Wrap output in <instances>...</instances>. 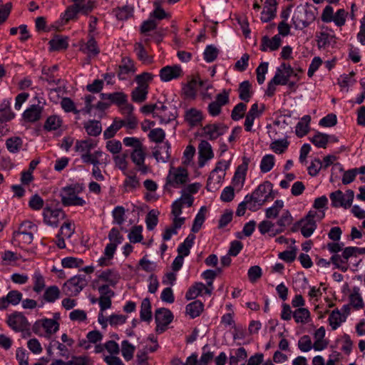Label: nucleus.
Here are the masks:
<instances>
[{"mask_svg":"<svg viewBox=\"0 0 365 365\" xmlns=\"http://www.w3.org/2000/svg\"><path fill=\"white\" fill-rule=\"evenodd\" d=\"M317 9L312 4L299 5L294 11L292 22L295 29L308 27L316 19Z\"/></svg>","mask_w":365,"mask_h":365,"instance_id":"1","label":"nucleus"},{"mask_svg":"<svg viewBox=\"0 0 365 365\" xmlns=\"http://www.w3.org/2000/svg\"><path fill=\"white\" fill-rule=\"evenodd\" d=\"M83 190V185L73 184L61 188L60 197L63 205L83 206L86 204L85 200L78 196Z\"/></svg>","mask_w":365,"mask_h":365,"instance_id":"2","label":"nucleus"},{"mask_svg":"<svg viewBox=\"0 0 365 365\" xmlns=\"http://www.w3.org/2000/svg\"><path fill=\"white\" fill-rule=\"evenodd\" d=\"M360 255H365V248L357 247H347L344 248L341 255H334L331 257V262L335 267L345 272L349 269V259L357 257Z\"/></svg>","mask_w":365,"mask_h":365,"instance_id":"3","label":"nucleus"},{"mask_svg":"<svg viewBox=\"0 0 365 365\" xmlns=\"http://www.w3.org/2000/svg\"><path fill=\"white\" fill-rule=\"evenodd\" d=\"M333 207H343L348 209L351 207L354 197V192L352 190H347L345 193H343L340 190L332 192L329 195Z\"/></svg>","mask_w":365,"mask_h":365,"instance_id":"4","label":"nucleus"},{"mask_svg":"<svg viewBox=\"0 0 365 365\" xmlns=\"http://www.w3.org/2000/svg\"><path fill=\"white\" fill-rule=\"evenodd\" d=\"M272 187L273 185L270 182L265 181L260 184L252 195H250V199L255 205L259 203V205H262L269 199L272 200L274 197V195L272 194Z\"/></svg>","mask_w":365,"mask_h":365,"instance_id":"5","label":"nucleus"},{"mask_svg":"<svg viewBox=\"0 0 365 365\" xmlns=\"http://www.w3.org/2000/svg\"><path fill=\"white\" fill-rule=\"evenodd\" d=\"M6 323L15 331L24 332L26 331L31 335L30 324L26 317L21 312H14L8 316Z\"/></svg>","mask_w":365,"mask_h":365,"instance_id":"6","label":"nucleus"},{"mask_svg":"<svg viewBox=\"0 0 365 365\" xmlns=\"http://www.w3.org/2000/svg\"><path fill=\"white\" fill-rule=\"evenodd\" d=\"M86 275H76L68 279L63 287V292L68 295L76 296L87 285Z\"/></svg>","mask_w":365,"mask_h":365,"instance_id":"7","label":"nucleus"},{"mask_svg":"<svg viewBox=\"0 0 365 365\" xmlns=\"http://www.w3.org/2000/svg\"><path fill=\"white\" fill-rule=\"evenodd\" d=\"M187 180L188 173L185 168L179 167L176 169L172 168L167 176L166 185L178 187L179 185L187 182Z\"/></svg>","mask_w":365,"mask_h":365,"instance_id":"8","label":"nucleus"},{"mask_svg":"<svg viewBox=\"0 0 365 365\" xmlns=\"http://www.w3.org/2000/svg\"><path fill=\"white\" fill-rule=\"evenodd\" d=\"M174 316L171 311L167 308H159L155 312L156 322V331L162 333L165 331L166 327L172 322Z\"/></svg>","mask_w":365,"mask_h":365,"instance_id":"9","label":"nucleus"},{"mask_svg":"<svg viewBox=\"0 0 365 365\" xmlns=\"http://www.w3.org/2000/svg\"><path fill=\"white\" fill-rule=\"evenodd\" d=\"M43 216L44 223L53 227L58 226L60 218L66 217L62 209H52L50 207L43 208Z\"/></svg>","mask_w":365,"mask_h":365,"instance_id":"10","label":"nucleus"},{"mask_svg":"<svg viewBox=\"0 0 365 365\" xmlns=\"http://www.w3.org/2000/svg\"><path fill=\"white\" fill-rule=\"evenodd\" d=\"M227 129L228 127L222 123L207 124L202 128L200 136L213 140L225 134Z\"/></svg>","mask_w":365,"mask_h":365,"instance_id":"11","label":"nucleus"},{"mask_svg":"<svg viewBox=\"0 0 365 365\" xmlns=\"http://www.w3.org/2000/svg\"><path fill=\"white\" fill-rule=\"evenodd\" d=\"M35 227V225L30 221H25L22 222L19 227V230L14 231L13 233V237L16 239L18 237H22V241L25 244H31L33 241V234L29 232L27 230H31Z\"/></svg>","mask_w":365,"mask_h":365,"instance_id":"12","label":"nucleus"},{"mask_svg":"<svg viewBox=\"0 0 365 365\" xmlns=\"http://www.w3.org/2000/svg\"><path fill=\"white\" fill-rule=\"evenodd\" d=\"M198 165L202 168L205 163L214 157L211 145L207 140H201L198 145Z\"/></svg>","mask_w":365,"mask_h":365,"instance_id":"13","label":"nucleus"},{"mask_svg":"<svg viewBox=\"0 0 365 365\" xmlns=\"http://www.w3.org/2000/svg\"><path fill=\"white\" fill-rule=\"evenodd\" d=\"M182 73L180 66H167L160 71V78L162 81L168 82L181 76Z\"/></svg>","mask_w":365,"mask_h":365,"instance_id":"14","label":"nucleus"},{"mask_svg":"<svg viewBox=\"0 0 365 365\" xmlns=\"http://www.w3.org/2000/svg\"><path fill=\"white\" fill-rule=\"evenodd\" d=\"M135 72L133 61L128 57H123L121 64L118 66L117 76L120 80H126L128 76Z\"/></svg>","mask_w":365,"mask_h":365,"instance_id":"15","label":"nucleus"},{"mask_svg":"<svg viewBox=\"0 0 365 365\" xmlns=\"http://www.w3.org/2000/svg\"><path fill=\"white\" fill-rule=\"evenodd\" d=\"M43 107L39 104L31 105L22 115L24 120L26 122L34 123L41 118Z\"/></svg>","mask_w":365,"mask_h":365,"instance_id":"16","label":"nucleus"},{"mask_svg":"<svg viewBox=\"0 0 365 365\" xmlns=\"http://www.w3.org/2000/svg\"><path fill=\"white\" fill-rule=\"evenodd\" d=\"M281 42L282 40L279 35H275L272 38H269L267 36H264L262 38L260 50L263 52H266L268 49L276 51L279 48Z\"/></svg>","mask_w":365,"mask_h":365,"instance_id":"17","label":"nucleus"},{"mask_svg":"<svg viewBox=\"0 0 365 365\" xmlns=\"http://www.w3.org/2000/svg\"><path fill=\"white\" fill-rule=\"evenodd\" d=\"M48 44L49 50L51 51L66 50L68 46V38L56 35L49 41Z\"/></svg>","mask_w":365,"mask_h":365,"instance_id":"18","label":"nucleus"},{"mask_svg":"<svg viewBox=\"0 0 365 365\" xmlns=\"http://www.w3.org/2000/svg\"><path fill=\"white\" fill-rule=\"evenodd\" d=\"M98 278L112 287H115L120 279L119 272L114 269H106L102 272Z\"/></svg>","mask_w":365,"mask_h":365,"instance_id":"19","label":"nucleus"},{"mask_svg":"<svg viewBox=\"0 0 365 365\" xmlns=\"http://www.w3.org/2000/svg\"><path fill=\"white\" fill-rule=\"evenodd\" d=\"M184 117L190 127L196 126L202 120V112L193 108L186 110Z\"/></svg>","mask_w":365,"mask_h":365,"instance_id":"20","label":"nucleus"},{"mask_svg":"<svg viewBox=\"0 0 365 365\" xmlns=\"http://www.w3.org/2000/svg\"><path fill=\"white\" fill-rule=\"evenodd\" d=\"M204 304L200 300H195L186 305V314L190 316L191 319H195L199 317L203 312Z\"/></svg>","mask_w":365,"mask_h":365,"instance_id":"21","label":"nucleus"},{"mask_svg":"<svg viewBox=\"0 0 365 365\" xmlns=\"http://www.w3.org/2000/svg\"><path fill=\"white\" fill-rule=\"evenodd\" d=\"M81 50L88 56H96L100 53L97 42L93 36L89 34V39L86 43L81 47Z\"/></svg>","mask_w":365,"mask_h":365,"instance_id":"22","label":"nucleus"},{"mask_svg":"<svg viewBox=\"0 0 365 365\" xmlns=\"http://www.w3.org/2000/svg\"><path fill=\"white\" fill-rule=\"evenodd\" d=\"M277 74L278 80H285V85L288 83V81L290 76L293 75L297 76V74L294 73V69L292 68V66L289 64H287L285 63H282L280 66L277 68L275 75Z\"/></svg>","mask_w":365,"mask_h":365,"instance_id":"23","label":"nucleus"},{"mask_svg":"<svg viewBox=\"0 0 365 365\" xmlns=\"http://www.w3.org/2000/svg\"><path fill=\"white\" fill-rule=\"evenodd\" d=\"M140 318L141 321L148 323L152 320L151 304L148 298L143 299L141 302Z\"/></svg>","mask_w":365,"mask_h":365,"instance_id":"24","label":"nucleus"},{"mask_svg":"<svg viewBox=\"0 0 365 365\" xmlns=\"http://www.w3.org/2000/svg\"><path fill=\"white\" fill-rule=\"evenodd\" d=\"M311 121V117L309 115H304L301 120L296 125L295 133L299 138L306 135L309 130V124Z\"/></svg>","mask_w":365,"mask_h":365,"instance_id":"25","label":"nucleus"},{"mask_svg":"<svg viewBox=\"0 0 365 365\" xmlns=\"http://www.w3.org/2000/svg\"><path fill=\"white\" fill-rule=\"evenodd\" d=\"M134 51L136 53L138 59L143 63L150 64L153 62V57L148 55L142 43L137 42L135 43Z\"/></svg>","mask_w":365,"mask_h":365,"instance_id":"26","label":"nucleus"},{"mask_svg":"<svg viewBox=\"0 0 365 365\" xmlns=\"http://www.w3.org/2000/svg\"><path fill=\"white\" fill-rule=\"evenodd\" d=\"M195 239V235L194 234H189L184 242L178 246V255H182L184 257L189 255L190 250L194 243Z\"/></svg>","mask_w":365,"mask_h":365,"instance_id":"27","label":"nucleus"},{"mask_svg":"<svg viewBox=\"0 0 365 365\" xmlns=\"http://www.w3.org/2000/svg\"><path fill=\"white\" fill-rule=\"evenodd\" d=\"M336 37L327 32H320L317 36V46L319 48H325L329 46L331 43H336Z\"/></svg>","mask_w":365,"mask_h":365,"instance_id":"28","label":"nucleus"},{"mask_svg":"<svg viewBox=\"0 0 365 365\" xmlns=\"http://www.w3.org/2000/svg\"><path fill=\"white\" fill-rule=\"evenodd\" d=\"M84 128L88 135L95 137L99 135L102 131L101 123L96 120H90L84 123Z\"/></svg>","mask_w":365,"mask_h":365,"instance_id":"29","label":"nucleus"},{"mask_svg":"<svg viewBox=\"0 0 365 365\" xmlns=\"http://www.w3.org/2000/svg\"><path fill=\"white\" fill-rule=\"evenodd\" d=\"M247 207L252 211H255L257 210L256 205L250 199V195H247L245 197L244 200L238 205L236 210V215L239 217L243 216Z\"/></svg>","mask_w":365,"mask_h":365,"instance_id":"30","label":"nucleus"},{"mask_svg":"<svg viewBox=\"0 0 365 365\" xmlns=\"http://www.w3.org/2000/svg\"><path fill=\"white\" fill-rule=\"evenodd\" d=\"M345 321L346 316H343L338 309L333 310L329 317V322L333 330L336 329Z\"/></svg>","mask_w":365,"mask_h":365,"instance_id":"31","label":"nucleus"},{"mask_svg":"<svg viewBox=\"0 0 365 365\" xmlns=\"http://www.w3.org/2000/svg\"><path fill=\"white\" fill-rule=\"evenodd\" d=\"M359 288L354 287L352 293L349 295V304L356 310H359L364 307L362 297L359 293Z\"/></svg>","mask_w":365,"mask_h":365,"instance_id":"32","label":"nucleus"},{"mask_svg":"<svg viewBox=\"0 0 365 365\" xmlns=\"http://www.w3.org/2000/svg\"><path fill=\"white\" fill-rule=\"evenodd\" d=\"M293 221V218L289 210H285L280 218L278 220L277 224L280 227L279 229H277L274 233H272V236H274L277 233H281L284 230V228L291 225Z\"/></svg>","mask_w":365,"mask_h":365,"instance_id":"33","label":"nucleus"},{"mask_svg":"<svg viewBox=\"0 0 365 365\" xmlns=\"http://www.w3.org/2000/svg\"><path fill=\"white\" fill-rule=\"evenodd\" d=\"M205 288V285L202 282H195L192 285L185 294V299L187 300L194 299L200 296Z\"/></svg>","mask_w":365,"mask_h":365,"instance_id":"34","label":"nucleus"},{"mask_svg":"<svg viewBox=\"0 0 365 365\" xmlns=\"http://www.w3.org/2000/svg\"><path fill=\"white\" fill-rule=\"evenodd\" d=\"M148 93V91L146 87L138 86L131 93L132 101L141 103L146 100Z\"/></svg>","mask_w":365,"mask_h":365,"instance_id":"35","label":"nucleus"},{"mask_svg":"<svg viewBox=\"0 0 365 365\" xmlns=\"http://www.w3.org/2000/svg\"><path fill=\"white\" fill-rule=\"evenodd\" d=\"M251 83L249 81H242L239 86V98L245 102H249L251 98Z\"/></svg>","mask_w":365,"mask_h":365,"instance_id":"36","label":"nucleus"},{"mask_svg":"<svg viewBox=\"0 0 365 365\" xmlns=\"http://www.w3.org/2000/svg\"><path fill=\"white\" fill-rule=\"evenodd\" d=\"M60 297V290L56 285L48 287L43 295V299L50 303L54 302Z\"/></svg>","mask_w":365,"mask_h":365,"instance_id":"37","label":"nucleus"},{"mask_svg":"<svg viewBox=\"0 0 365 365\" xmlns=\"http://www.w3.org/2000/svg\"><path fill=\"white\" fill-rule=\"evenodd\" d=\"M79 12V3H76L67 7L65 12L61 14V18L67 23L70 20L75 19Z\"/></svg>","mask_w":365,"mask_h":365,"instance_id":"38","label":"nucleus"},{"mask_svg":"<svg viewBox=\"0 0 365 365\" xmlns=\"http://www.w3.org/2000/svg\"><path fill=\"white\" fill-rule=\"evenodd\" d=\"M41 325L48 335L47 337H49L51 334L56 333L59 329V324L53 319H42Z\"/></svg>","mask_w":365,"mask_h":365,"instance_id":"39","label":"nucleus"},{"mask_svg":"<svg viewBox=\"0 0 365 365\" xmlns=\"http://www.w3.org/2000/svg\"><path fill=\"white\" fill-rule=\"evenodd\" d=\"M293 317L297 323L306 324L310 317V312L306 308L299 307L293 312Z\"/></svg>","mask_w":365,"mask_h":365,"instance_id":"40","label":"nucleus"},{"mask_svg":"<svg viewBox=\"0 0 365 365\" xmlns=\"http://www.w3.org/2000/svg\"><path fill=\"white\" fill-rule=\"evenodd\" d=\"M328 134L317 132L309 140L316 147L326 148L328 143Z\"/></svg>","mask_w":365,"mask_h":365,"instance_id":"41","label":"nucleus"},{"mask_svg":"<svg viewBox=\"0 0 365 365\" xmlns=\"http://www.w3.org/2000/svg\"><path fill=\"white\" fill-rule=\"evenodd\" d=\"M130 158L136 165H143L145 158V148L143 146L137 149H133L130 153Z\"/></svg>","mask_w":365,"mask_h":365,"instance_id":"42","label":"nucleus"},{"mask_svg":"<svg viewBox=\"0 0 365 365\" xmlns=\"http://www.w3.org/2000/svg\"><path fill=\"white\" fill-rule=\"evenodd\" d=\"M61 123L62 120L58 116L51 115L46 119L43 128L48 131L56 130L61 127Z\"/></svg>","mask_w":365,"mask_h":365,"instance_id":"43","label":"nucleus"},{"mask_svg":"<svg viewBox=\"0 0 365 365\" xmlns=\"http://www.w3.org/2000/svg\"><path fill=\"white\" fill-rule=\"evenodd\" d=\"M22 140L19 137H13L8 138L6 141V145L10 153H16L19 151L22 146Z\"/></svg>","mask_w":365,"mask_h":365,"instance_id":"44","label":"nucleus"},{"mask_svg":"<svg viewBox=\"0 0 365 365\" xmlns=\"http://www.w3.org/2000/svg\"><path fill=\"white\" fill-rule=\"evenodd\" d=\"M274 165V156L273 155H265L260 163V170L263 173L269 172Z\"/></svg>","mask_w":365,"mask_h":365,"instance_id":"45","label":"nucleus"},{"mask_svg":"<svg viewBox=\"0 0 365 365\" xmlns=\"http://www.w3.org/2000/svg\"><path fill=\"white\" fill-rule=\"evenodd\" d=\"M289 142L287 139L276 140L270 144V148L277 154H282L286 151Z\"/></svg>","mask_w":365,"mask_h":365,"instance_id":"46","label":"nucleus"},{"mask_svg":"<svg viewBox=\"0 0 365 365\" xmlns=\"http://www.w3.org/2000/svg\"><path fill=\"white\" fill-rule=\"evenodd\" d=\"M316 228V221L304 220V222H302L301 233L304 237L307 238L313 234Z\"/></svg>","mask_w":365,"mask_h":365,"instance_id":"47","label":"nucleus"},{"mask_svg":"<svg viewBox=\"0 0 365 365\" xmlns=\"http://www.w3.org/2000/svg\"><path fill=\"white\" fill-rule=\"evenodd\" d=\"M96 146L92 140H77L75 145V150L81 153H91V150Z\"/></svg>","mask_w":365,"mask_h":365,"instance_id":"48","label":"nucleus"},{"mask_svg":"<svg viewBox=\"0 0 365 365\" xmlns=\"http://www.w3.org/2000/svg\"><path fill=\"white\" fill-rule=\"evenodd\" d=\"M83 264L81 258L67 257L61 259L62 267L64 268H78Z\"/></svg>","mask_w":365,"mask_h":365,"instance_id":"49","label":"nucleus"},{"mask_svg":"<svg viewBox=\"0 0 365 365\" xmlns=\"http://www.w3.org/2000/svg\"><path fill=\"white\" fill-rule=\"evenodd\" d=\"M121 352L123 358L127 361H130L133 359V354L135 351V346L129 343L128 341L124 340L122 341Z\"/></svg>","mask_w":365,"mask_h":365,"instance_id":"50","label":"nucleus"},{"mask_svg":"<svg viewBox=\"0 0 365 365\" xmlns=\"http://www.w3.org/2000/svg\"><path fill=\"white\" fill-rule=\"evenodd\" d=\"M247 357V351L244 347L237 349L235 355H231L229 359L230 365H238L239 362L245 360Z\"/></svg>","mask_w":365,"mask_h":365,"instance_id":"51","label":"nucleus"},{"mask_svg":"<svg viewBox=\"0 0 365 365\" xmlns=\"http://www.w3.org/2000/svg\"><path fill=\"white\" fill-rule=\"evenodd\" d=\"M170 148V145L168 143H166L163 146L160 147V150L154 151L153 155L158 161L160 160L163 162H167L170 156L169 153Z\"/></svg>","mask_w":365,"mask_h":365,"instance_id":"52","label":"nucleus"},{"mask_svg":"<svg viewBox=\"0 0 365 365\" xmlns=\"http://www.w3.org/2000/svg\"><path fill=\"white\" fill-rule=\"evenodd\" d=\"M155 9L150 14V17L155 20H163L170 17L158 2L154 3Z\"/></svg>","mask_w":365,"mask_h":365,"instance_id":"53","label":"nucleus"},{"mask_svg":"<svg viewBox=\"0 0 365 365\" xmlns=\"http://www.w3.org/2000/svg\"><path fill=\"white\" fill-rule=\"evenodd\" d=\"M218 53L219 51L215 46H207L203 53L204 59L207 63H211L217 58Z\"/></svg>","mask_w":365,"mask_h":365,"instance_id":"54","label":"nucleus"},{"mask_svg":"<svg viewBox=\"0 0 365 365\" xmlns=\"http://www.w3.org/2000/svg\"><path fill=\"white\" fill-rule=\"evenodd\" d=\"M286 83L285 80H278V74L274 75L273 78L268 83L267 88L266 91V95L269 97H272L274 95L277 85L284 86Z\"/></svg>","mask_w":365,"mask_h":365,"instance_id":"55","label":"nucleus"},{"mask_svg":"<svg viewBox=\"0 0 365 365\" xmlns=\"http://www.w3.org/2000/svg\"><path fill=\"white\" fill-rule=\"evenodd\" d=\"M61 108L66 113L72 112L75 114L80 113L81 110L76 109L74 102L68 97L63 98L61 101Z\"/></svg>","mask_w":365,"mask_h":365,"instance_id":"56","label":"nucleus"},{"mask_svg":"<svg viewBox=\"0 0 365 365\" xmlns=\"http://www.w3.org/2000/svg\"><path fill=\"white\" fill-rule=\"evenodd\" d=\"M225 173H222V175H218L217 173H215L213 176L214 178L210 180V175L207 181L206 188L208 191H213L217 189V185H219L224 178Z\"/></svg>","mask_w":365,"mask_h":365,"instance_id":"57","label":"nucleus"},{"mask_svg":"<svg viewBox=\"0 0 365 365\" xmlns=\"http://www.w3.org/2000/svg\"><path fill=\"white\" fill-rule=\"evenodd\" d=\"M158 213H159L158 212H157L154 210H152L146 215L145 222H146L147 229L148 230H153L158 225Z\"/></svg>","mask_w":365,"mask_h":365,"instance_id":"58","label":"nucleus"},{"mask_svg":"<svg viewBox=\"0 0 365 365\" xmlns=\"http://www.w3.org/2000/svg\"><path fill=\"white\" fill-rule=\"evenodd\" d=\"M348 14V12L346 11L344 9H338L334 14L332 21L336 26L341 27L345 24Z\"/></svg>","mask_w":365,"mask_h":365,"instance_id":"59","label":"nucleus"},{"mask_svg":"<svg viewBox=\"0 0 365 365\" xmlns=\"http://www.w3.org/2000/svg\"><path fill=\"white\" fill-rule=\"evenodd\" d=\"M33 290L36 293H40L45 287V281L43 277L39 272H35L34 276Z\"/></svg>","mask_w":365,"mask_h":365,"instance_id":"60","label":"nucleus"},{"mask_svg":"<svg viewBox=\"0 0 365 365\" xmlns=\"http://www.w3.org/2000/svg\"><path fill=\"white\" fill-rule=\"evenodd\" d=\"M106 148L114 155H118L122 150V143L118 140H109L106 142Z\"/></svg>","mask_w":365,"mask_h":365,"instance_id":"61","label":"nucleus"},{"mask_svg":"<svg viewBox=\"0 0 365 365\" xmlns=\"http://www.w3.org/2000/svg\"><path fill=\"white\" fill-rule=\"evenodd\" d=\"M143 228L141 226H134L132 227L130 233L128 234V238L133 243L140 242L143 240L142 235Z\"/></svg>","mask_w":365,"mask_h":365,"instance_id":"62","label":"nucleus"},{"mask_svg":"<svg viewBox=\"0 0 365 365\" xmlns=\"http://www.w3.org/2000/svg\"><path fill=\"white\" fill-rule=\"evenodd\" d=\"M197 79H192L184 88V93L187 97L194 98L196 96Z\"/></svg>","mask_w":365,"mask_h":365,"instance_id":"63","label":"nucleus"},{"mask_svg":"<svg viewBox=\"0 0 365 365\" xmlns=\"http://www.w3.org/2000/svg\"><path fill=\"white\" fill-rule=\"evenodd\" d=\"M247 106L243 103L237 104L231 113V118L233 120H239L244 117V113L246 110Z\"/></svg>","mask_w":365,"mask_h":365,"instance_id":"64","label":"nucleus"}]
</instances>
